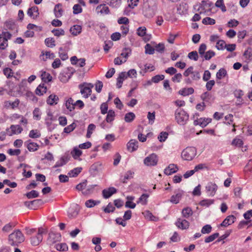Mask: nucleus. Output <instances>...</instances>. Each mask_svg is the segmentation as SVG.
Returning a JSON list of instances; mask_svg holds the SVG:
<instances>
[{
	"label": "nucleus",
	"instance_id": "1",
	"mask_svg": "<svg viewBox=\"0 0 252 252\" xmlns=\"http://www.w3.org/2000/svg\"><path fill=\"white\" fill-rule=\"evenodd\" d=\"M25 237L19 229H16L8 236V242L12 246H17L18 244L24 242Z\"/></svg>",
	"mask_w": 252,
	"mask_h": 252
},
{
	"label": "nucleus",
	"instance_id": "19",
	"mask_svg": "<svg viewBox=\"0 0 252 252\" xmlns=\"http://www.w3.org/2000/svg\"><path fill=\"white\" fill-rule=\"evenodd\" d=\"M20 101L16 99L14 101H5L3 103V107L6 109H14L17 108L19 104Z\"/></svg>",
	"mask_w": 252,
	"mask_h": 252
},
{
	"label": "nucleus",
	"instance_id": "57",
	"mask_svg": "<svg viewBox=\"0 0 252 252\" xmlns=\"http://www.w3.org/2000/svg\"><path fill=\"white\" fill-rule=\"evenodd\" d=\"M216 23L215 20L210 17H206L202 20V23L205 25H214Z\"/></svg>",
	"mask_w": 252,
	"mask_h": 252
},
{
	"label": "nucleus",
	"instance_id": "37",
	"mask_svg": "<svg viewBox=\"0 0 252 252\" xmlns=\"http://www.w3.org/2000/svg\"><path fill=\"white\" fill-rule=\"evenodd\" d=\"M47 88L44 84H40L36 88L35 90L36 94L38 95H41L46 92Z\"/></svg>",
	"mask_w": 252,
	"mask_h": 252
},
{
	"label": "nucleus",
	"instance_id": "48",
	"mask_svg": "<svg viewBox=\"0 0 252 252\" xmlns=\"http://www.w3.org/2000/svg\"><path fill=\"white\" fill-rule=\"evenodd\" d=\"M33 117L36 120H39L41 118V112L39 108H35L33 111Z\"/></svg>",
	"mask_w": 252,
	"mask_h": 252
},
{
	"label": "nucleus",
	"instance_id": "8",
	"mask_svg": "<svg viewBox=\"0 0 252 252\" xmlns=\"http://www.w3.org/2000/svg\"><path fill=\"white\" fill-rule=\"evenodd\" d=\"M23 130L22 127L19 125H12L9 128L6 129L7 134L12 136L15 134H19Z\"/></svg>",
	"mask_w": 252,
	"mask_h": 252
},
{
	"label": "nucleus",
	"instance_id": "60",
	"mask_svg": "<svg viewBox=\"0 0 252 252\" xmlns=\"http://www.w3.org/2000/svg\"><path fill=\"white\" fill-rule=\"evenodd\" d=\"M168 136V133L166 132L162 131L160 133L159 136L158 138L159 141L161 142H164L167 138Z\"/></svg>",
	"mask_w": 252,
	"mask_h": 252
},
{
	"label": "nucleus",
	"instance_id": "47",
	"mask_svg": "<svg viewBox=\"0 0 252 252\" xmlns=\"http://www.w3.org/2000/svg\"><path fill=\"white\" fill-rule=\"evenodd\" d=\"M41 56L44 61H46L48 59H53L55 57L54 54L51 52H45V53L42 52Z\"/></svg>",
	"mask_w": 252,
	"mask_h": 252
},
{
	"label": "nucleus",
	"instance_id": "14",
	"mask_svg": "<svg viewBox=\"0 0 252 252\" xmlns=\"http://www.w3.org/2000/svg\"><path fill=\"white\" fill-rule=\"evenodd\" d=\"M175 225L180 229L183 230L187 229L189 228V222L185 219L179 218L176 221Z\"/></svg>",
	"mask_w": 252,
	"mask_h": 252
},
{
	"label": "nucleus",
	"instance_id": "28",
	"mask_svg": "<svg viewBox=\"0 0 252 252\" xmlns=\"http://www.w3.org/2000/svg\"><path fill=\"white\" fill-rule=\"evenodd\" d=\"M54 13L57 18L61 17L63 13L62 5L61 4H56L54 8Z\"/></svg>",
	"mask_w": 252,
	"mask_h": 252
},
{
	"label": "nucleus",
	"instance_id": "24",
	"mask_svg": "<svg viewBox=\"0 0 252 252\" xmlns=\"http://www.w3.org/2000/svg\"><path fill=\"white\" fill-rule=\"evenodd\" d=\"M142 214L147 220L154 221H157L158 220V218L154 216L149 211H145Z\"/></svg>",
	"mask_w": 252,
	"mask_h": 252
},
{
	"label": "nucleus",
	"instance_id": "38",
	"mask_svg": "<svg viewBox=\"0 0 252 252\" xmlns=\"http://www.w3.org/2000/svg\"><path fill=\"white\" fill-rule=\"evenodd\" d=\"M42 202V201L41 199H35L31 201H26L25 202L24 204L26 206L31 209H33L32 207V205H38L40 203H41Z\"/></svg>",
	"mask_w": 252,
	"mask_h": 252
},
{
	"label": "nucleus",
	"instance_id": "53",
	"mask_svg": "<svg viewBox=\"0 0 252 252\" xmlns=\"http://www.w3.org/2000/svg\"><path fill=\"white\" fill-rule=\"evenodd\" d=\"M219 236V233H214L209 236L206 237L205 239V242L206 243H208L213 241L215 239L218 237Z\"/></svg>",
	"mask_w": 252,
	"mask_h": 252
},
{
	"label": "nucleus",
	"instance_id": "29",
	"mask_svg": "<svg viewBox=\"0 0 252 252\" xmlns=\"http://www.w3.org/2000/svg\"><path fill=\"white\" fill-rule=\"evenodd\" d=\"M194 90L192 88H184L179 91V94L183 96H187L193 94Z\"/></svg>",
	"mask_w": 252,
	"mask_h": 252
},
{
	"label": "nucleus",
	"instance_id": "17",
	"mask_svg": "<svg viewBox=\"0 0 252 252\" xmlns=\"http://www.w3.org/2000/svg\"><path fill=\"white\" fill-rule=\"evenodd\" d=\"M208 169V166L205 164H199L195 166L193 170H190L189 172H187L186 173H194L196 172H206Z\"/></svg>",
	"mask_w": 252,
	"mask_h": 252
},
{
	"label": "nucleus",
	"instance_id": "51",
	"mask_svg": "<svg viewBox=\"0 0 252 252\" xmlns=\"http://www.w3.org/2000/svg\"><path fill=\"white\" fill-rule=\"evenodd\" d=\"M95 128V126L94 124H91L89 125L87 129V133L86 134V137L87 138L91 137V135L93 131L94 130Z\"/></svg>",
	"mask_w": 252,
	"mask_h": 252
},
{
	"label": "nucleus",
	"instance_id": "6",
	"mask_svg": "<svg viewBox=\"0 0 252 252\" xmlns=\"http://www.w3.org/2000/svg\"><path fill=\"white\" fill-rule=\"evenodd\" d=\"M212 3L208 0H203L200 4L198 11L200 14H204L211 10Z\"/></svg>",
	"mask_w": 252,
	"mask_h": 252
},
{
	"label": "nucleus",
	"instance_id": "59",
	"mask_svg": "<svg viewBox=\"0 0 252 252\" xmlns=\"http://www.w3.org/2000/svg\"><path fill=\"white\" fill-rule=\"evenodd\" d=\"M147 118L149 120V124L152 125L154 123L155 120V112H153L151 113L149 112L147 115Z\"/></svg>",
	"mask_w": 252,
	"mask_h": 252
},
{
	"label": "nucleus",
	"instance_id": "32",
	"mask_svg": "<svg viewBox=\"0 0 252 252\" xmlns=\"http://www.w3.org/2000/svg\"><path fill=\"white\" fill-rule=\"evenodd\" d=\"M183 193L182 191H179L175 195H173L170 199V201L173 203H178Z\"/></svg>",
	"mask_w": 252,
	"mask_h": 252
},
{
	"label": "nucleus",
	"instance_id": "61",
	"mask_svg": "<svg viewBox=\"0 0 252 252\" xmlns=\"http://www.w3.org/2000/svg\"><path fill=\"white\" fill-rule=\"evenodd\" d=\"M188 58L189 59L194 60L195 61H197L198 59V55L197 52L196 51H195L189 53L188 54Z\"/></svg>",
	"mask_w": 252,
	"mask_h": 252
},
{
	"label": "nucleus",
	"instance_id": "45",
	"mask_svg": "<svg viewBox=\"0 0 252 252\" xmlns=\"http://www.w3.org/2000/svg\"><path fill=\"white\" fill-rule=\"evenodd\" d=\"M69 160V158L67 156H63L62 157L61 159L57 162L55 167L62 166L63 165L66 164Z\"/></svg>",
	"mask_w": 252,
	"mask_h": 252
},
{
	"label": "nucleus",
	"instance_id": "31",
	"mask_svg": "<svg viewBox=\"0 0 252 252\" xmlns=\"http://www.w3.org/2000/svg\"><path fill=\"white\" fill-rule=\"evenodd\" d=\"M149 197V195L146 193L142 194L137 201V204H141L145 205L147 203V199Z\"/></svg>",
	"mask_w": 252,
	"mask_h": 252
},
{
	"label": "nucleus",
	"instance_id": "34",
	"mask_svg": "<svg viewBox=\"0 0 252 252\" xmlns=\"http://www.w3.org/2000/svg\"><path fill=\"white\" fill-rule=\"evenodd\" d=\"M55 248L57 251L60 252H65L68 250V246L64 243L57 244L55 245Z\"/></svg>",
	"mask_w": 252,
	"mask_h": 252
},
{
	"label": "nucleus",
	"instance_id": "56",
	"mask_svg": "<svg viewBox=\"0 0 252 252\" xmlns=\"http://www.w3.org/2000/svg\"><path fill=\"white\" fill-rule=\"evenodd\" d=\"M226 45V44L224 40H220L217 42L216 48L218 50H222L225 48Z\"/></svg>",
	"mask_w": 252,
	"mask_h": 252
},
{
	"label": "nucleus",
	"instance_id": "16",
	"mask_svg": "<svg viewBox=\"0 0 252 252\" xmlns=\"http://www.w3.org/2000/svg\"><path fill=\"white\" fill-rule=\"evenodd\" d=\"M102 195L104 198H108L113 194L117 192V189L114 187H110L106 189H104L102 191Z\"/></svg>",
	"mask_w": 252,
	"mask_h": 252
},
{
	"label": "nucleus",
	"instance_id": "46",
	"mask_svg": "<svg viewBox=\"0 0 252 252\" xmlns=\"http://www.w3.org/2000/svg\"><path fill=\"white\" fill-rule=\"evenodd\" d=\"M214 203V199H204L199 202V205L202 206L209 207Z\"/></svg>",
	"mask_w": 252,
	"mask_h": 252
},
{
	"label": "nucleus",
	"instance_id": "2",
	"mask_svg": "<svg viewBox=\"0 0 252 252\" xmlns=\"http://www.w3.org/2000/svg\"><path fill=\"white\" fill-rule=\"evenodd\" d=\"M176 122L180 125H184L189 120V115L186 111L181 109H177L175 113Z\"/></svg>",
	"mask_w": 252,
	"mask_h": 252
},
{
	"label": "nucleus",
	"instance_id": "20",
	"mask_svg": "<svg viewBox=\"0 0 252 252\" xmlns=\"http://www.w3.org/2000/svg\"><path fill=\"white\" fill-rule=\"evenodd\" d=\"M179 170L178 166L175 164H170L164 169V173H175Z\"/></svg>",
	"mask_w": 252,
	"mask_h": 252
},
{
	"label": "nucleus",
	"instance_id": "15",
	"mask_svg": "<svg viewBox=\"0 0 252 252\" xmlns=\"http://www.w3.org/2000/svg\"><path fill=\"white\" fill-rule=\"evenodd\" d=\"M236 220V218L233 215L227 216L220 223V225L222 227H227L233 223Z\"/></svg>",
	"mask_w": 252,
	"mask_h": 252
},
{
	"label": "nucleus",
	"instance_id": "35",
	"mask_svg": "<svg viewBox=\"0 0 252 252\" xmlns=\"http://www.w3.org/2000/svg\"><path fill=\"white\" fill-rule=\"evenodd\" d=\"M27 148L30 152H35L39 148V145L36 143L29 142L27 144Z\"/></svg>",
	"mask_w": 252,
	"mask_h": 252
},
{
	"label": "nucleus",
	"instance_id": "40",
	"mask_svg": "<svg viewBox=\"0 0 252 252\" xmlns=\"http://www.w3.org/2000/svg\"><path fill=\"white\" fill-rule=\"evenodd\" d=\"M29 136L32 138H37L40 137L41 133L38 129H32L30 131Z\"/></svg>",
	"mask_w": 252,
	"mask_h": 252
},
{
	"label": "nucleus",
	"instance_id": "50",
	"mask_svg": "<svg viewBox=\"0 0 252 252\" xmlns=\"http://www.w3.org/2000/svg\"><path fill=\"white\" fill-rule=\"evenodd\" d=\"M227 74V71L224 68L220 69L217 73L216 77L218 79H221L222 78L225 77Z\"/></svg>",
	"mask_w": 252,
	"mask_h": 252
},
{
	"label": "nucleus",
	"instance_id": "58",
	"mask_svg": "<svg viewBox=\"0 0 252 252\" xmlns=\"http://www.w3.org/2000/svg\"><path fill=\"white\" fill-rule=\"evenodd\" d=\"M3 74L7 78H10L13 76V72L11 69L8 67L4 68L3 70Z\"/></svg>",
	"mask_w": 252,
	"mask_h": 252
},
{
	"label": "nucleus",
	"instance_id": "64",
	"mask_svg": "<svg viewBox=\"0 0 252 252\" xmlns=\"http://www.w3.org/2000/svg\"><path fill=\"white\" fill-rule=\"evenodd\" d=\"M212 227L210 224L204 225L201 229V233L202 234H208L211 232Z\"/></svg>",
	"mask_w": 252,
	"mask_h": 252
},
{
	"label": "nucleus",
	"instance_id": "63",
	"mask_svg": "<svg viewBox=\"0 0 252 252\" xmlns=\"http://www.w3.org/2000/svg\"><path fill=\"white\" fill-rule=\"evenodd\" d=\"M146 28L145 27H141L137 30V34L140 36H144L146 33Z\"/></svg>",
	"mask_w": 252,
	"mask_h": 252
},
{
	"label": "nucleus",
	"instance_id": "33",
	"mask_svg": "<svg viewBox=\"0 0 252 252\" xmlns=\"http://www.w3.org/2000/svg\"><path fill=\"white\" fill-rule=\"evenodd\" d=\"M106 1L109 6L115 8L119 7L122 2V0H106Z\"/></svg>",
	"mask_w": 252,
	"mask_h": 252
},
{
	"label": "nucleus",
	"instance_id": "21",
	"mask_svg": "<svg viewBox=\"0 0 252 252\" xmlns=\"http://www.w3.org/2000/svg\"><path fill=\"white\" fill-rule=\"evenodd\" d=\"M59 100V98L57 95L51 94L47 98V103L50 105H56L58 103Z\"/></svg>",
	"mask_w": 252,
	"mask_h": 252
},
{
	"label": "nucleus",
	"instance_id": "18",
	"mask_svg": "<svg viewBox=\"0 0 252 252\" xmlns=\"http://www.w3.org/2000/svg\"><path fill=\"white\" fill-rule=\"evenodd\" d=\"M138 143L136 140L131 139L127 144V149L128 151L133 152L136 151L138 147Z\"/></svg>",
	"mask_w": 252,
	"mask_h": 252
},
{
	"label": "nucleus",
	"instance_id": "23",
	"mask_svg": "<svg viewBox=\"0 0 252 252\" xmlns=\"http://www.w3.org/2000/svg\"><path fill=\"white\" fill-rule=\"evenodd\" d=\"M64 105L69 112L74 110V100L71 97H69L65 100Z\"/></svg>",
	"mask_w": 252,
	"mask_h": 252
},
{
	"label": "nucleus",
	"instance_id": "12",
	"mask_svg": "<svg viewBox=\"0 0 252 252\" xmlns=\"http://www.w3.org/2000/svg\"><path fill=\"white\" fill-rule=\"evenodd\" d=\"M218 189L217 185L212 182H209L206 186L207 194L209 196H214Z\"/></svg>",
	"mask_w": 252,
	"mask_h": 252
},
{
	"label": "nucleus",
	"instance_id": "11",
	"mask_svg": "<svg viewBox=\"0 0 252 252\" xmlns=\"http://www.w3.org/2000/svg\"><path fill=\"white\" fill-rule=\"evenodd\" d=\"M158 160L157 155L155 154H152L145 158L144 163L148 166H154L157 164Z\"/></svg>",
	"mask_w": 252,
	"mask_h": 252
},
{
	"label": "nucleus",
	"instance_id": "43",
	"mask_svg": "<svg viewBox=\"0 0 252 252\" xmlns=\"http://www.w3.org/2000/svg\"><path fill=\"white\" fill-rule=\"evenodd\" d=\"M215 5L216 7L220 8L223 12H225L226 11V8L223 0H217Z\"/></svg>",
	"mask_w": 252,
	"mask_h": 252
},
{
	"label": "nucleus",
	"instance_id": "10",
	"mask_svg": "<svg viewBox=\"0 0 252 252\" xmlns=\"http://www.w3.org/2000/svg\"><path fill=\"white\" fill-rule=\"evenodd\" d=\"M61 235L60 233L50 232L49 233L47 239V243L49 245H53L61 240Z\"/></svg>",
	"mask_w": 252,
	"mask_h": 252
},
{
	"label": "nucleus",
	"instance_id": "30",
	"mask_svg": "<svg viewBox=\"0 0 252 252\" xmlns=\"http://www.w3.org/2000/svg\"><path fill=\"white\" fill-rule=\"evenodd\" d=\"M70 154L74 159H78L82 155V152L78 148L76 147L71 151Z\"/></svg>",
	"mask_w": 252,
	"mask_h": 252
},
{
	"label": "nucleus",
	"instance_id": "27",
	"mask_svg": "<svg viewBox=\"0 0 252 252\" xmlns=\"http://www.w3.org/2000/svg\"><path fill=\"white\" fill-rule=\"evenodd\" d=\"M131 53V50L129 48H125L122 51L120 57L124 59V62H126L127 59Z\"/></svg>",
	"mask_w": 252,
	"mask_h": 252
},
{
	"label": "nucleus",
	"instance_id": "7",
	"mask_svg": "<svg viewBox=\"0 0 252 252\" xmlns=\"http://www.w3.org/2000/svg\"><path fill=\"white\" fill-rule=\"evenodd\" d=\"M185 77L190 76L192 80H197L200 78V74L198 71L194 70L192 66H190L187 68L183 73Z\"/></svg>",
	"mask_w": 252,
	"mask_h": 252
},
{
	"label": "nucleus",
	"instance_id": "22",
	"mask_svg": "<svg viewBox=\"0 0 252 252\" xmlns=\"http://www.w3.org/2000/svg\"><path fill=\"white\" fill-rule=\"evenodd\" d=\"M38 14V10L36 6L32 7L28 9V15L33 19L36 18Z\"/></svg>",
	"mask_w": 252,
	"mask_h": 252
},
{
	"label": "nucleus",
	"instance_id": "52",
	"mask_svg": "<svg viewBox=\"0 0 252 252\" xmlns=\"http://www.w3.org/2000/svg\"><path fill=\"white\" fill-rule=\"evenodd\" d=\"M26 195L29 199H31L37 197L39 196V193L36 190H32L27 193Z\"/></svg>",
	"mask_w": 252,
	"mask_h": 252
},
{
	"label": "nucleus",
	"instance_id": "36",
	"mask_svg": "<svg viewBox=\"0 0 252 252\" xmlns=\"http://www.w3.org/2000/svg\"><path fill=\"white\" fill-rule=\"evenodd\" d=\"M115 116L116 115L115 112L112 110H109L108 111L107 115L105 119L106 121L109 123H111L114 121Z\"/></svg>",
	"mask_w": 252,
	"mask_h": 252
},
{
	"label": "nucleus",
	"instance_id": "54",
	"mask_svg": "<svg viewBox=\"0 0 252 252\" xmlns=\"http://www.w3.org/2000/svg\"><path fill=\"white\" fill-rule=\"evenodd\" d=\"M115 210V207L111 203H109L106 207L103 208V211L105 213L113 212Z\"/></svg>",
	"mask_w": 252,
	"mask_h": 252
},
{
	"label": "nucleus",
	"instance_id": "41",
	"mask_svg": "<svg viewBox=\"0 0 252 252\" xmlns=\"http://www.w3.org/2000/svg\"><path fill=\"white\" fill-rule=\"evenodd\" d=\"M102 165L101 163L96 162L93 164L91 167V170L93 172H99L101 171Z\"/></svg>",
	"mask_w": 252,
	"mask_h": 252
},
{
	"label": "nucleus",
	"instance_id": "39",
	"mask_svg": "<svg viewBox=\"0 0 252 252\" xmlns=\"http://www.w3.org/2000/svg\"><path fill=\"white\" fill-rule=\"evenodd\" d=\"M41 79L44 82L47 83L50 82L52 79V77L48 72L44 71L41 75Z\"/></svg>",
	"mask_w": 252,
	"mask_h": 252
},
{
	"label": "nucleus",
	"instance_id": "25",
	"mask_svg": "<svg viewBox=\"0 0 252 252\" xmlns=\"http://www.w3.org/2000/svg\"><path fill=\"white\" fill-rule=\"evenodd\" d=\"M182 214L184 218L188 219L192 216L193 211L190 207H187L182 210Z\"/></svg>",
	"mask_w": 252,
	"mask_h": 252
},
{
	"label": "nucleus",
	"instance_id": "4",
	"mask_svg": "<svg viewBox=\"0 0 252 252\" xmlns=\"http://www.w3.org/2000/svg\"><path fill=\"white\" fill-rule=\"evenodd\" d=\"M46 231L42 227H39L38 229L37 235L31 238V243L33 246L38 245L43 239V234H45Z\"/></svg>",
	"mask_w": 252,
	"mask_h": 252
},
{
	"label": "nucleus",
	"instance_id": "62",
	"mask_svg": "<svg viewBox=\"0 0 252 252\" xmlns=\"http://www.w3.org/2000/svg\"><path fill=\"white\" fill-rule=\"evenodd\" d=\"M145 48L146 54H153L155 52V47L153 48L150 44H147Z\"/></svg>",
	"mask_w": 252,
	"mask_h": 252
},
{
	"label": "nucleus",
	"instance_id": "49",
	"mask_svg": "<svg viewBox=\"0 0 252 252\" xmlns=\"http://www.w3.org/2000/svg\"><path fill=\"white\" fill-rule=\"evenodd\" d=\"M46 45L49 47L53 48L56 46L55 41L53 38H47L45 40Z\"/></svg>",
	"mask_w": 252,
	"mask_h": 252
},
{
	"label": "nucleus",
	"instance_id": "13",
	"mask_svg": "<svg viewBox=\"0 0 252 252\" xmlns=\"http://www.w3.org/2000/svg\"><path fill=\"white\" fill-rule=\"evenodd\" d=\"M95 12L98 15H104L109 14L110 10L105 4H100L96 7Z\"/></svg>",
	"mask_w": 252,
	"mask_h": 252
},
{
	"label": "nucleus",
	"instance_id": "26",
	"mask_svg": "<svg viewBox=\"0 0 252 252\" xmlns=\"http://www.w3.org/2000/svg\"><path fill=\"white\" fill-rule=\"evenodd\" d=\"M82 31V27L80 25H76L70 29V32L71 34L74 36H76L80 34Z\"/></svg>",
	"mask_w": 252,
	"mask_h": 252
},
{
	"label": "nucleus",
	"instance_id": "44",
	"mask_svg": "<svg viewBox=\"0 0 252 252\" xmlns=\"http://www.w3.org/2000/svg\"><path fill=\"white\" fill-rule=\"evenodd\" d=\"M99 203H100L99 201H95V200H94L93 199H89L86 201L85 206L87 208H92Z\"/></svg>",
	"mask_w": 252,
	"mask_h": 252
},
{
	"label": "nucleus",
	"instance_id": "9",
	"mask_svg": "<svg viewBox=\"0 0 252 252\" xmlns=\"http://www.w3.org/2000/svg\"><path fill=\"white\" fill-rule=\"evenodd\" d=\"M197 116L198 115H197L193 116L194 125L195 126L198 125L202 127H205L208 124L210 123L212 121V119L210 118H198Z\"/></svg>",
	"mask_w": 252,
	"mask_h": 252
},
{
	"label": "nucleus",
	"instance_id": "42",
	"mask_svg": "<svg viewBox=\"0 0 252 252\" xmlns=\"http://www.w3.org/2000/svg\"><path fill=\"white\" fill-rule=\"evenodd\" d=\"M135 118V115L133 112L126 113L125 116V121L127 123L131 122Z\"/></svg>",
	"mask_w": 252,
	"mask_h": 252
},
{
	"label": "nucleus",
	"instance_id": "5",
	"mask_svg": "<svg viewBox=\"0 0 252 252\" xmlns=\"http://www.w3.org/2000/svg\"><path fill=\"white\" fill-rule=\"evenodd\" d=\"M80 93L85 98H88L92 93V89L94 85L91 83L84 84L79 86Z\"/></svg>",
	"mask_w": 252,
	"mask_h": 252
},
{
	"label": "nucleus",
	"instance_id": "3",
	"mask_svg": "<svg viewBox=\"0 0 252 252\" xmlns=\"http://www.w3.org/2000/svg\"><path fill=\"white\" fill-rule=\"evenodd\" d=\"M196 155V150L193 147H188L182 152L181 156L183 159L191 160Z\"/></svg>",
	"mask_w": 252,
	"mask_h": 252
},
{
	"label": "nucleus",
	"instance_id": "55",
	"mask_svg": "<svg viewBox=\"0 0 252 252\" xmlns=\"http://www.w3.org/2000/svg\"><path fill=\"white\" fill-rule=\"evenodd\" d=\"M15 225L12 223H8L3 227L2 228V231L4 232H9L12 229L13 227H15Z\"/></svg>",
	"mask_w": 252,
	"mask_h": 252
}]
</instances>
